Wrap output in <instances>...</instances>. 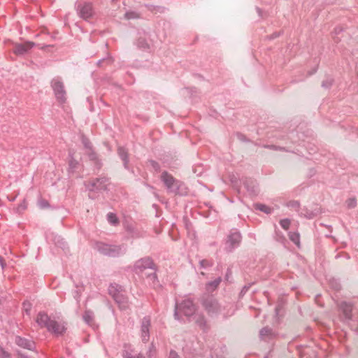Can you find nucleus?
I'll list each match as a JSON object with an SVG mask.
<instances>
[{
	"label": "nucleus",
	"mask_w": 358,
	"mask_h": 358,
	"mask_svg": "<svg viewBox=\"0 0 358 358\" xmlns=\"http://www.w3.org/2000/svg\"><path fill=\"white\" fill-rule=\"evenodd\" d=\"M201 303L210 317L222 315L226 318L234 314L232 305H222L213 295L203 294L201 298Z\"/></svg>",
	"instance_id": "nucleus-1"
},
{
	"label": "nucleus",
	"mask_w": 358,
	"mask_h": 358,
	"mask_svg": "<svg viewBox=\"0 0 358 358\" xmlns=\"http://www.w3.org/2000/svg\"><path fill=\"white\" fill-rule=\"evenodd\" d=\"M161 180L164 182L169 193L175 195L185 196L188 193V190L185 185L173 178L172 175L167 171H163L161 175Z\"/></svg>",
	"instance_id": "nucleus-2"
},
{
	"label": "nucleus",
	"mask_w": 358,
	"mask_h": 358,
	"mask_svg": "<svg viewBox=\"0 0 358 358\" xmlns=\"http://www.w3.org/2000/svg\"><path fill=\"white\" fill-rule=\"evenodd\" d=\"M94 248L101 254L110 257H117L123 255L127 250L126 244L117 245L107 244L103 242H96Z\"/></svg>",
	"instance_id": "nucleus-3"
},
{
	"label": "nucleus",
	"mask_w": 358,
	"mask_h": 358,
	"mask_svg": "<svg viewBox=\"0 0 358 358\" xmlns=\"http://www.w3.org/2000/svg\"><path fill=\"white\" fill-rule=\"evenodd\" d=\"M196 310V306L194 299L186 297L180 303L176 302L173 316L176 320H180L181 319L180 313L189 317L194 315Z\"/></svg>",
	"instance_id": "nucleus-4"
},
{
	"label": "nucleus",
	"mask_w": 358,
	"mask_h": 358,
	"mask_svg": "<svg viewBox=\"0 0 358 358\" xmlns=\"http://www.w3.org/2000/svg\"><path fill=\"white\" fill-rule=\"evenodd\" d=\"M77 15L84 20L91 19L94 15V9L91 2L77 1L75 3Z\"/></svg>",
	"instance_id": "nucleus-5"
},
{
	"label": "nucleus",
	"mask_w": 358,
	"mask_h": 358,
	"mask_svg": "<svg viewBox=\"0 0 358 358\" xmlns=\"http://www.w3.org/2000/svg\"><path fill=\"white\" fill-rule=\"evenodd\" d=\"M50 85L56 99L60 103H64L66 99V92L62 79L59 76L52 78Z\"/></svg>",
	"instance_id": "nucleus-6"
},
{
	"label": "nucleus",
	"mask_w": 358,
	"mask_h": 358,
	"mask_svg": "<svg viewBox=\"0 0 358 358\" xmlns=\"http://www.w3.org/2000/svg\"><path fill=\"white\" fill-rule=\"evenodd\" d=\"M241 239L242 236L241 233L236 229H232L227 236L226 250L228 252H231L234 249L239 246Z\"/></svg>",
	"instance_id": "nucleus-7"
},
{
	"label": "nucleus",
	"mask_w": 358,
	"mask_h": 358,
	"mask_svg": "<svg viewBox=\"0 0 358 358\" xmlns=\"http://www.w3.org/2000/svg\"><path fill=\"white\" fill-rule=\"evenodd\" d=\"M147 268L156 271V266L153 260L149 257H145L137 260L134 266V271L136 273H141Z\"/></svg>",
	"instance_id": "nucleus-8"
},
{
	"label": "nucleus",
	"mask_w": 358,
	"mask_h": 358,
	"mask_svg": "<svg viewBox=\"0 0 358 358\" xmlns=\"http://www.w3.org/2000/svg\"><path fill=\"white\" fill-rule=\"evenodd\" d=\"M151 320L149 316L144 317L141 324V337L143 343H147L150 339V327Z\"/></svg>",
	"instance_id": "nucleus-9"
},
{
	"label": "nucleus",
	"mask_w": 358,
	"mask_h": 358,
	"mask_svg": "<svg viewBox=\"0 0 358 358\" xmlns=\"http://www.w3.org/2000/svg\"><path fill=\"white\" fill-rule=\"evenodd\" d=\"M108 182V178L107 177L101 176L90 181L87 185V188L90 191L106 189Z\"/></svg>",
	"instance_id": "nucleus-10"
},
{
	"label": "nucleus",
	"mask_w": 358,
	"mask_h": 358,
	"mask_svg": "<svg viewBox=\"0 0 358 358\" xmlns=\"http://www.w3.org/2000/svg\"><path fill=\"white\" fill-rule=\"evenodd\" d=\"M339 310L341 312L339 318L344 322H348L352 319V304L350 303L343 302L340 305Z\"/></svg>",
	"instance_id": "nucleus-11"
},
{
	"label": "nucleus",
	"mask_w": 358,
	"mask_h": 358,
	"mask_svg": "<svg viewBox=\"0 0 358 358\" xmlns=\"http://www.w3.org/2000/svg\"><path fill=\"white\" fill-rule=\"evenodd\" d=\"M34 46L35 43L31 41H26L24 43H15L13 51L16 55H23Z\"/></svg>",
	"instance_id": "nucleus-12"
},
{
	"label": "nucleus",
	"mask_w": 358,
	"mask_h": 358,
	"mask_svg": "<svg viewBox=\"0 0 358 358\" xmlns=\"http://www.w3.org/2000/svg\"><path fill=\"white\" fill-rule=\"evenodd\" d=\"M47 329L48 331L58 336L62 335L66 329L64 323L58 322L54 320H52L50 324L47 327Z\"/></svg>",
	"instance_id": "nucleus-13"
},
{
	"label": "nucleus",
	"mask_w": 358,
	"mask_h": 358,
	"mask_svg": "<svg viewBox=\"0 0 358 358\" xmlns=\"http://www.w3.org/2000/svg\"><path fill=\"white\" fill-rule=\"evenodd\" d=\"M15 344L22 348L27 349L29 350H35V343L29 339L26 338L21 337L20 336H16L15 338Z\"/></svg>",
	"instance_id": "nucleus-14"
},
{
	"label": "nucleus",
	"mask_w": 358,
	"mask_h": 358,
	"mask_svg": "<svg viewBox=\"0 0 358 358\" xmlns=\"http://www.w3.org/2000/svg\"><path fill=\"white\" fill-rule=\"evenodd\" d=\"M51 321H52V320L50 318L48 315L43 311L39 312L38 313L36 320V322L38 326H40L42 328L45 327L46 329L48 327V325L50 324Z\"/></svg>",
	"instance_id": "nucleus-15"
},
{
	"label": "nucleus",
	"mask_w": 358,
	"mask_h": 358,
	"mask_svg": "<svg viewBox=\"0 0 358 358\" xmlns=\"http://www.w3.org/2000/svg\"><path fill=\"white\" fill-rule=\"evenodd\" d=\"M320 213V208L317 206H316L313 210H309L307 208H303L300 209V211H299V215L301 217H304L309 220L313 219Z\"/></svg>",
	"instance_id": "nucleus-16"
},
{
	"label": "nucleus",
	"mask_w": 358,
	"mask_h": 358,
	"mask_svg": "<svg viewBox=\"0 0 358 358\" xmlns=\"http://www.w3.org/2000/svg\"><path fill=\"white\" fill-rule=\"evenodd\" d=\"M117 155L120 157V158L121 159V160L122 161L123 166H124V169L129 170V153H128L127 149H126L124 147L119 146L117 148Z\"/></svg>",
	"instance_id": "nucleus-17"
},
{
	"label": "nucleus",
	"mask_w": 358,
	"mask_h": 358,
	"mask_svg": "<svg viewBox=\"0 0 358 358\" xmlns=\"http://www.w3.org/2000/svg\"><path fill=\"white\" fill-rule=\"evenodd\" d=\"M88 156L89 159L94 162V166L97 170H100L102 166V163L99 159V156L94 149L85 152Z\"/></svg>",
	"instance_id": "nucleus-18"
},
{
	"label": "nucleus",
	"mask_w": 358,
	"mask_h": 358,
	"mask_svg": "<svg viewBox=\"0 0 358 358\" xmlns=\"http://www.w3.org/2000/svg\"><path fill=\"white\" fill-rule=\"evenodd\" d=\"M113 299L118 304L120 309L126 310L129 308L128 299L124 294V292H123L122 294H119Z\"/></svg>",
	"instance_id": "nucleus-19"
},
{
	"label": "nucleus",
	"mask_w": 358,
	"mask_h": 358,
	"mask_svg": "<svg viewBox=\"0 0 358 358\" xmlns=\"http://www.w3.org/2000/svg\"><path fill=\"white\" fill-rule=\"evenodd\" d=\"M134 350L131 348V345L124 344V350L122 351L123 358H145V357L139 353L136 356L134 355Z\"/></svg>",
	"instance_id": "nucleus-20"
},
{
	"label": "nucleus",
	"mask_w": 358,
	"mask_h": 358,
	"mask_svg": "<svg viewBox=\"0 0 358 358\" xmlns=\"http://www.w3.org/2000/svg\"><path fill=\"white\" fill-rule=\"evenodd\" d=\"M124 292L122 286L117 284H110L108 287V293L114 299L119 294H122Z\"/></svg>",
	"instance_id": "nucleus-21"
},
{
	"label": "nucleus",
	"mask_w": 358,
	"mask_h": 358,
	"mask_svg": "<svg viewBox=\"0 0 358 358\" xmlns=\"http://www.w3.org/2000/svg\"><path fill=\"white\" fill-rule=\"evenodd\" d=\"M94 313L90 310H87L84 312L83 315V319L85 321V322L92 326L94 322Z\"/></svg>",
	"instance_id": "nucleus-22"
},
{
	"label": "nucleus",
	"mask_w": 358,
	"mask_h": 358,
	"mask_svg": "<svg viewBox=\"0 0 358 358\" xmlns=\"http://www.w3.org/2000/svg\"><path fill=\"white\" fill-rule=\"evenodd\" d=\"M222 279L220 277H218L217 278L215 279L213 281L208 282L206 285V289L208 292H213L217 289L218 285H220Z\"/></svg>",
	"instance_id": "nucleus-23"
},
{
	"label": "nucleus",
	"mask_w": 358,
	"mask_h": 358,
	"mask_svg": "<svg viewBox=\"0 0 358 358\" xmlns=\"http://www.w3.org/2000/svg\"><path fill=\"white\" fill-rule=\"evenodd\" d=\"M195 322L200 327L201 329L205 330L207 327L206 320L203 314H196L194 316Z\"/></svg>",
	"instance_id": "nucleus-24"
},
{
	"label": "nucleus",
	"mask_w": 358,
	"mask_h": 358,
	"mask_svg": "<svg viewBox=\"0 0 358 358\" xmlns=\"http://www.w3.org/2000/svg\"><path fill=\"white\" fill-rule=\"evenodd\" d=\"M80 141L86 151L94 149L92 142L84 134H80Z\"/></svg>",
	"instance_id": "nucleus-25"
},
{
	"label": "nucleus",
	"mask_w": 358,
	"mask_h": 358,
	"mask_svg": "<svg viewBox=\"0 0 358 358\" xmlns=\"http://www.w3.org/2000/svg\"><path fill=\"white\" fill-rule=\"evenodd\" d=\"M243 182L248 192L252 194L256 192L255 182L253 180L246 178Z\"/></svg>",
	"instance_id": "nucleus-26"
},
{
	"label": "nucleus",
	"mask_w": 358,
	"mask_h": 358,
	"mask_svg": "<svg viewBox=\"0 0 358 358\" xmlns=\"http://www.w3.org/2000/svg\"><path fill=\"white\" fill-rule=\"evenodd\" d=\"M273 335V330L268 327L262 328L259 331V336L262 339H266V338L272 337Z\"/></svg>",
	"instance_id": "nucleus-27"
},
{
	"label": "nucleus",
	"mask_w": 358,
	"mask_h": 358,
	"mask_svg": "<svg viewBox=\"0 0 358 358\" xmlns=\"http://www.w3.org/2000/svg\"><path fill=\"white\" fill-rule=\"evenodd\" d=\"M255 206V209L264 212L266 214H271L273 212V208L265 204L256 203Z\"/></svg>",
	"instance_id": "nucleus-28"
},
{
	"label": "nucleus",
	"mask_w": 358,
	"mask_h": 358,
	"mask_svg": "<svg viewBox=\"0 0 358 358\" xmlns=\"http://www.w3.org/2000/svg\"><path fill=\"white\" fill-rule=\"evenodd\" d=\"M289 238L296 246H300V235L298 232L290 231Z\"/></svg>",
	"instance_id": "nucleus-29"
},
{
	"label": "nucleus",
	"mask_w": 358,
	"mask_h": 358,
	"mask_svg": "<svg viewBox=\"0 0 358 358\" xmlns=\"http://www.w3.org/2000/svg\"><path fill=\"white\" fill-rule=\"evenodd\" d=\"M136 45L138 48L143 50H148L150 49V45L147 41L143 38H139L137 41Z\"/></svg>",
	"instance_id": "nucleus-30"
},
{
	"label": "nucleus",
	"mask_w": 358,
	"mask_h": 358,
	"mask_svg": "<svg viewBox=\"0 0 358 358\" xmlns=\"http://www.w3.org/2000/svg\"><path fill=\"white\" fill-rule=\"evenodd\" d=\"M229 179L232 184V185L235 188H238L240 187V181L238 177L234 173H230L229 175Z\"/></svg>",
	"instance_id": "nucleus-31"
},
{
	"label": "nucleus",
	"mask_w": 358,
	"mask_h": 358,
	"mask_svg": "<svg viewBox=\"0 0 358 358\" xmlns=\"http://www.w3.org/2000/svg\"><path fill=\"white\" fill-rule=\"evenodd\" d=\"M107 220L109 223H110L113 225H116L118 224L119 221L115 213H109L107 215Z\"/></svg>",
	"instance_id": "nucleus-32"
},
{
	"label": "nucleus",
	"mask_w": 358,
	"mask_h": 358,
	"mask_svg": "<svg viewBox=\"0 0 358 358\" xmlns=\"http://www.w3.org/2000/svg\"><path fill=\"white\" fill-rule=\"evenodd\" d=\"M124 17L127 20L138 19L140 17V15L136 11H127L125 13Z\"/></svg>",
	"instance_id": "nucleus-33"
},
{
	"label": "nucleus",
	"mask_w": 358,
	"mask_h": 358,
	"mask_svg": "<svg viewBox=\"0 0 358 358\" xmlns=\"http://www.w3.org/2000/svg\"><path fill=\"white\" fill-rule=\"evenodd\" d=\"M290 220L288 218L282 219L280 221L281 227L285 230H287L290 225Z\"/></svg>",
	"instance_id": "nucleus-34"
},
{
	"label": "nucleus",
	"mask_w": 358,
	"mask_h": 358,
	"mask_svg": "<svg viewBox=\"0 0 358 358\" xmlns=\"http://www.w3.org/2000/svg\"><path fill=\"white\" fill-rule=\"evenodd\" d=\"M22 306L23 310L26 313L27 315H29L31 309V303L29 301H24L22 304Z\"/></svg>",
	"instance_id": "nucleus-35"
},
{
	"label": "nucleus",
	"mask_w": 358,
	"mask_h": 358,
	"mask_svg": "<svg viewBox=\"0 0 358 358\" xmlns=\"http://www.w3.org/2000/svg\"><path fill=\"white\" fill-rule=\"evenodd\" d=\"M287 206L289 208H292L299 210L300 207V203L298 201H289V202H287Z\"/></svg>",
	"instance_id": "nucleus-36"
},
{
	"label": "nucleus",
	"mask_w": 358,
	"mask_h": 358,
	"mask_svg": "<svg viewBox=\"0 0 358 358\" xmlns=\"http://www.w3.org/2000/svg\"><path fill=\"white\" fill-rule=\"evenodd\" d=\"M199 264L201 268H206L212 266L213 265V263L207 259H202L199 262Z\"/></svg>",
	"instance_id": "nucleus-37"
},
{
	"label": "nucleus",
	"mask_w": 358,
	"mask_h": 358,
	"mask_svg": "<svg viewBox=\"0 0 358 358\" xmlns=\"http://www.w3.org/2000/svg\"><path fill=\"white\" fill-rule=\"evenodd\" d=\"M346 205L348 208H353L357 205V200L355 198H350L346 201Z\"/></svg>",
	"instance_id": "nucleus-38"
},
{
	"label": "nucleus",
	"mask_w": 358,
	"mask_h": 358,
	"mask_svg": "<svg viewBox=\"0 0 358 358\" xmlns=\"http://www.w3.org/2000/svg\"><path fill=\"white\" fill-rule=\"evenodd\" d=\"M78 165V162L76 159H75L73 157H71V159L69 162V169L72 171L76 169L77 168V166Z\"/></svg>",
	"instance_id": "nucleus-39"
},
{
	"label": "nucleus",
	"mask_w": 358,
	"mask_h": 358,
	"mask_svg": "<svg viewBox=\"0 0 358 358\" xmlns=\"http://www.w3.org/2000/svg\"><path fill=\"white\" fill-rule=\"evenodd\" d=\"M149 163L150 164V166H152V168L156 171V172H159L160 171V165L158 162H157L155 160H150L149 161Z\"/></svg>",
	"instance_id": "nucleus-40"
},
{
	"label": "nucleus",
	"mask_w": 358,
	"mask_h": 358,
	"mask_svg": "<svg viewBox=\"0 0 358 358\" xmlns=\"http://www.w3.org/2000/svg\"><path fill=\"white\" fill-rule=\"evenodd\" d=\"M0 356L1 358H12L11 355L6 351L2 347L0 348Z\"/></svg>",
	"instance_id": "nucleus-41"
},
{
	"label": "nucleus",
	"mask_w": 358,
	"mask_h": 358,
	"mask_svg": "<svg viewBox=\"0 0 358 358\" xmlns=\"http://www.w3.org/2000/svg\"><path fill=\"white\" fill-rule=\"evenodd\" d=\"M148 278L150 280H152V283H153L154 285H155V284H156V283H155L156 282H158V280H157V274H156V273H155V271H154V272H152V273H151L148 274Z\"/></svg>",
	"instance_id": "nucleus-42"
},
{
	"label": "nucleus",
	"mask_w": 358,
	"mask_h": 358,
	"mask_svg": "<svg viewBox=\"0 0 358 358\" xmlns=\"http://www.w3.org/2000/svg\"><path fill=\"white\" fill-rule=\"evenodd\" d=\"M275 235H276V240L278 241L283 243V241L285 240L284 236L282 234L281 232L275 231Z\"/></svg>",
	"instance_id": "nucleus-43"
},
{
	"label": "nucleus",
	"mask_w": 358,
	"mask_h": 358,
	"mask_svg": "<svg viewBox=\"0 0 358 358\" xmlns=\"http://www.w3.org/2000/svg\"><path fill=\"white\" fill-rule=\"evenodd\" d=\"M127 231L129 232L130 234H131L132 235V237H137V236L134 235V228L132 225L131 224H127L125 227Z\"/></svg>",
	"instance_id": "nucleus-44"
},
{
	"label": "nucleus",
	"mask_w": 358,
	"mask_h": 358,
	"mask_svg": "<svg viewBox=\"0 0 358 358\" xmlns=\"http://www.w3.org/2000/svg\"><path fill=\"white\" fill-rule=\"evenodd\" d=\"M38 205L41 208H45L49 206V203L46 200H41L38 202Z\"/></svg>",
	"instance_id": "nucleus-45"
},
{
	"label": "nucleus",
	"mask_w": 358,
	"mask_h": 358,
	"mask_svg": "<svg viewBox=\"0 0 358 358\" xmlns=\"http://www.w3.org/2000/svg\"><path fill=\"white\" fill-rule=\"evenodd\" d=\"M332 85V80L331 81H329V80H324L322 82V87L324 88H329Z\"/></svg>",
	"instance_id": "nucleus-46"
},
{
	"label": "nucleus",
	"mask_w": 358,
	"mask_h": 358,
	"mask_svg": "<svg viewBox=\"0 0 358 358\" xmlns=\"http://www.w3.org/2000/svg\"><path fill=\"white\" fill-rule=\"evenodd\" d=\"M169 358H180L179 355L174 350H171Z\"/></svg>",
	"instance_id": "nucleus-47"
},
{
	"label": "nucleus",
	"mask_w": 358,
	"mask_h": 358,
	"mask_svg": "<svg viewBox=\"0 0 358 358\" xmlns=\"http://www.w3.org/2000/svg\"><path fill=\"white\" fill-rule=\"evenodd\" d=\"M145 6L150 11H153L156 8H159V7L158 6H155L150 4H145Z\"/></svg>",
	"instance_id": "nucleus-48"
},
{
	"label": "nucleus",
	"mask_w": 358,
	"mask_h": 358,
	"mask_svg": "<svg viewBox=\"0 0 358 358\" xmlns=\"http://www.w3.org/2000/svg\"><path fill=\"white\" fill-rule=\"evenodd\" d=\"M17 358H30L29 356L24 355V353L21 352L20 351L17 352Z\"/></svg>",
	"instance_id": "nucleus-49"
},
{
	"label": "nucleus",
	"mask_w": 358,
	"mask_h": 358,
	"mask_svg": "<svg viewBox=\"0 0 358 358\" xmlns=\"http://www.w3.org/2000/svg\"><path fill=\"white\" fill-rule=\"evenodd\" d=\"M108 62V63H109V62H110V60L106 59H100V60H99V61L97 62V65H98L99 66H101V64H102V63H103V62Z\"/></svg>",
	"instance_id": "nucleus-50"
},
{
	"label": "nucleus",
	"mask_w": 358,
	"mask_h": 358,
	"mask_svg": "<svg viewBox=\"0 0 358 358\" xmlns=\"http://www.w3.org/2000/svg\"><path fill=\"white\" fill-rule=\"evenodd\" d=\"M279 36H280L279 33H277V32L273 33L272 35H271L269 36V39H274V38L278 37Z\"/></svg>",
	"instance_id": "nucleus-51"
},
{
	"label": "nucleus",
	"mask_w": 358,
	"mask_h": 358,
	"mask_svg": "<svg viewBox=\"0 0 358 358\" xmlns=\"http://www.w3.org/2000/svg\"><path fill=\"white\" fill-rule=\"evenodd\" d=\"M266 147H267V148H270V149H272V150H282V148H278V147H277V146H275V145H268V146H266Z\"/></svg>",
	"instance_id": "nucleus-52"
},
{
	"label": "nucleus",
	"mask_w": 358,
	"mask_h": 358,
	"mask_svg": "<svg viewBox=\"0 0 358 358\" xmlns=\"http://www.w3.org/2000/svg\"><path fill=\"white\" fill-rule=\"evenodd\" d=\"M238 136L240 137V138H241V140H244V139H243V136L242 134H238Z\"/></svg>",
	"instance_id": "nucleus-53"
},
{
	"label": "nucleus",
	"mask_w": 358,
	"mask_h": 358,
	"mask_svg": "<svg viewBox=\"0 0 358 358\" xmlns=\"http://www.w3.org/2000/svg\"><path fill=\"white\" fill-rule=\"evenodd\" d=\"M257 12L259 13V14L260 15L261 10H260L259 8H257Z\"/></svg>",
	"instance_id": "nucleus-54"
},
{
	"label": "nucleus",
	"mask_w": 358,
	"mask_h": 358,
	"mask_svg": "<svg viewBox=\"0 0 358 358\" xmlns=\"http://www.w3.org/2000/svg\"><path fill=\"white\" fill-rule=\"evenodd\" d=\"M76 295L74 296L75 298L78 295V291H76Z\"/></svg>",
	"instance_id": "nucleus-55"
},
{
	"label": "nucleus",
	"mask_w": 358,
	"mask_h": 358,
	"mask_svg": "<svg viewBox=\"0 0 358 358\" xmlns=\"http://www.w3.org/2000/svg\"><path fill=\"white\" fill-rule=\"evenodd\" d=\"M229 271H227V273H229ZM226 276H227V277H229V275H228V273H227V274H226Z\"/></svg>",
	"instance_id": "nucleus-56"
},
{
	"label": "nucleus",
	"mask_w": 358,
	"mask_h": 358,
	"mask_svg": "<svg viewBox=\"0 0 358 358\" xmlns=\"http://www.w3.org/2000/svg\"><path fill=\"white\" fill-rule=\"evenodd\" d=\"M229 271H227V273H229ZM226 276H227V277H229V275H228V273H227V274H226Z\"/></svg>",
	"instance_id": "nucleus-57"
},
{
	"label": "nucleus",
	"mask_w": 358,
	"mask_h": 358,
	"mask_svg": "<svg viewBox=\"0 0 358 358\" xmlns=\"http://www.w3.org/2000/svg\"><path fill=\"white\" fill-rule=\"evenodd\" d=\"M115 0H113V1H115Z\"/></svg>",
	"instance_id": "nucleus-58"
},
{
	"label": "nucleus",
	"mask_w": 358,
	"mask_h": 358,
	"mask_svg": "<svg viewBox=\"0 0 358 358\" xmlns=\"http://www.w3.org/2000/svg\"><path fill=\"white\" fill-rule=\"evenodd\" d=\"M357 331H358V327H357Z\"/></svg>",
	"instance_id": "nucleus-59"
}]
</instances>
